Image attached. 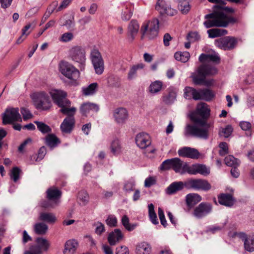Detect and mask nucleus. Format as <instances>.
Here are the masks:
<instances>
[{"instance_id": "54", "label": "nucleus", "mask_w": 254, "mask_h": 254, "mask_svg": "<svg viewBox=\"0 0 254 254\" xmlns=\"http://www.w3.org/2000/svg\"><path fill=\"white\" fill-rule=\"evenodd\" d=\"M20 170L17 167H13L11 171L10 177L13 181L16 182L19 179Z\"/></svg>"}, {"instance_id": "20", "label": "nucleus", "mask_w": 254, "mask_h": 254, "mask_svg": "<svg viewBox=\"0 0 254 254\" xmlns=\"http://www.w3.org/2000/svg\"><path fill=\"white\" fill-rule=\"evenodd\" d=\"M186 172L191 175L200 174L203 176H207L210 173V170L205 165L196 164L190 166L187 165Z\"/></svg>"}, {"instance_id": "62", "label": "nucleus", "mask_w": 254, "mask_h": 254, "mask_svg": "<svg viewBox=\"0 0 254 254\" xmlns=\"http://www.w3.org/2000/svg\"><path fill=\"white\" fill-rule=\"evenodd\" d=\"M96 225L95 232L97 234L101 235L102 233L105 232L104 225L101 222H97Z\"/></svg>"}, {"instance_id": "47", "label": "nucleus", "mask_w": 254, "mask_h": 254, "mask_svg": "<svg viewBox=\"0 0 254 254\" xmlns=\"http://www.w3.org/2000/svg\"><path fill=\"white\" fill-rule=\"evenodd\" d=\"M132 14V10L131 6L129 7L127 6L126 9H123L122 12L121 18L123 20H128L131 17Z\"/></svg>"}, {"instance_id": "11", "label": "nucleus", "mask_w": 254, "mask_h": 254, "mask_svg": "<svg viewBox=\"0 0 254 254\" xmlns=\"http://www.w3.org/2000/svg\"><path fill=\"white\" fill-rule=\"evenodd\" d=\"M90 58L93 65L95 72L101 74L104 69V61L100 52L96 49L92 50Z\"/></svg>"}, {"instance_id": "17", "label": "nucleus", "mask_w": 254, "mask_h": 254, "mask_svg": "<svg viewBox=\"0 0 254 254\" xmlns=\"http://www.w3.org/2000/svg\"><path fill=\"white\" fill-rule=\"evenodd\" d=\"M212 211V205L207 202H202L196 206L193 212V215L197 218H201L210 213Z\"/></svg>"}, {"instance_id": "59", "label": "nucleus", "mask_w": 254, "mask_h": 254, "mask_svg": "<svg viewBox=\"0 0 254 254\" xmlns=\"http://www.w3.org/2000/svg\"><path fill=\"white\" fill-rule=\"evenodd\" d=\"M158 214L160 220L161 224L164 226L166 227L167 221L165 218L164 212L161 208H159L158 210Z\"/></svg>"}, {"instance_id": "30", "label": "nucleus", "mask_w": 254, "mask_h": 254, "mask_svg": "<svg viewBox=\"0 0 254 254\" xmlns=\"http://www.w3.org/2000/svg\"><path fill=\"white\" fill-rule=\"evenodd\" d=\"M184 97L187 99H193L194 100H199L198 90L191 87H186L184 89Z\"/></svg>"}, {"instance_id": "41", "label": "nucleus", "mask_w": 254, "mask_h": 254, "mask_svg": "<svg viewBox=\"0 0 254 254\" xmlns=\"http://www.w3.org/2000/svg\"><path fill=\"white\" fill-rule=\"evenodd\" d=\"M78 199L80 205L85 206L89 202V196L86 191L81 190L78 193Z\"/></svg>"}, {"instance_id": "3", "label": "nucleus", "mask_w": 254, "mask_h": 254, "mask_svg": "<svg viewBox=\"0 0 254 254\" xmlns=\"http://www.w3.org/2000/svg\"><path fill=\"white\" fill-rule=\"evenodd\" d=\"M217 73V68L208 64H203L199 66L195 72H192L191 77L196 85L210 86L213 84V79L206 80L207 76L213 75Z\"/></svg>"}, {"instance_id": "57", "label": "nucleus", "mask_w": 254, "mask_h": 254, "mask_svg": "<svg viewBox=\"0 0 254 254\" xmlns=\"http://www.w3.org/2000/svg\"><path fill=\"white\" fill-rule=\"evenodd\" d=\"M106 224L110 227H115L117 223V219L114 215H109L106 220Z\"/></svg>"}, {"instance_id": "26", "label": "nucleus", "mask_w": 254, "mask_h": 254, "mask_svg": "<svg viewBox=\"0 0 254 254\" xmlns=\"http://www.w3.org/2000/svg\"><path fill=\"white\" fill-rule=\"evenodd\" d=\"M186 187L185 182H175L172 183L166 189V193L168 194H172L178 191L181 190Z\"/></svg>"}, {"instance_id": "61", "label": "nucleus", "mask_w": 254, "mask_h": 254, "mask_svg": "<svg viewBox=\"0 0 254 254\" xmlns=\"http://www.w3.org/2000/svg\"><path fill=\"white\" fill-rule=\"evenodd\" d=\"M156 179L155 177H150L145 179L144 181V186L146 188H149L151 186L155 184Z\"/></svg>"}, {"instance_id": "33", "label": "nucleus", "mask_w": 254, "mask_h": 254, "mask_svg": "<svg viewBox=\"0 0 254 254\" xmlns=\"http://www.w3.org/2000/svg\"><path fill=\"white\" fill-rule=\"evenodd\" d=\"M219 202L226 206H232L234 203V199L230 194H222L218 197Z\"/></svg>"}, {"instance_id": "19", "label": "nucleus", "mask_w": 254, "mask_h": 254, "mask_svg": "<svg viewBox=\"0 0 254 254\" xmlns=\"http://www.w3.org/2000/svg\"><path fill=\"white\" fill-rule=\"evenodd\" d=\"M115 122L119 125L126 123L128 118V113L126 108L120 107L115 109L113 112Z\"/></svg>"}, {"instance_id": "21", "label": "nucleus", "mask_w": 254, "mask_h": 254, "mask_svg": "<svg viewBox=\"0 0 254 254\" xmlns=\"http://www.w3.org/2000/svg\"><path fill=\"white\" fill-rule=\"evenodd\" d=\"M178 154L180 156L193 159H197L200 156V153L197 149L189 147H184L179 149Z\"/></svg>"}, {"instance_id": "37", "label": "nucleus", "mask_w": 254, "mask_h": 254, "mask_svg": "<svg viewBox=\"0 0 254 254\" xmlns=\"http://www.w3.org/2000/svg\"><path fill=\"white\" fill-rule=\"evenodd\" d=\"M144 64L143 63H139L137 64L132 65L127 73V78L129 80L134 79L137 75V71L139 69H142L144 68Z\"/></svg>"}, {"instance_id": "52", "label": "nucleus", "mask_w": 254, "mask_h": 254, "mask_svg": "<svg viewBox=\"0 0 254 254\" xmlns=\"http://www.w3.org/2000/svg\"><path fill=\"white\" fill-rule=\"evenodd\" d=\"M178 7L183 14L187 13L190 9V6L189 4V1L179 3Z\"/></svg>"}, {"instance_id": "35", "label": "nucleus", "mask_w": 254, "mask_h": 254, "mask_svg": "<svg viewBox=\"0 0 254 254\" xmlns=\"http://www.w3.org/2000/svg\"><path fill=\"white\" fill-rule=\"evenodd\" d=\"M199 60L200 62H213L215 63H219L220 58L217 54H202L199 57Z\"/></svg>"}, {"instance_id": "40", "label": "nucleus", "mask_w": 254, "mask_h": 254, "mask_svg": "<svg viewBox=\"0 0 254 254\" xmlns=\"http://www.w3.org/2000/svg\"><path fill=\"white\" fill-rule=\"evenodd\" d=\"M98 88V84L95 82L91 83L87 87H83L82 89L83 94L85 96H91L95 94Z\"/></svg>"}, {"instance_id": "56", "label": "nucleus", "mask_w": 254, "mask_h": 254, "mask_svg": "<svg viewBox=\"0 0 254 254\" xmlns=\"http://www.w3.org/2000/svg\"><path fill=\"white\" fill-rule=\"evenodd\" d=\"M188 38L190 42H193L198 41L200 39V36L198 32H191L188 34Z\"/></svg>"}, {"instance_id": "25", "label": "nucleus", "mask_w": 254, "mask_h": 254, "mask_svg": "<svg viewBox=\"0 0 254 254\" xmlns=\"http://www.w3.org/2000/svg\"><path fill=\"white\" fill-rule=\"evenodd\" d=\"M187 164L178 158H173L172 169L176 172L182 174L186 172Z\"/></svg>"}, {"instance_id": "36", "label": "nucleus", "mask_w": 254, "mask_h": 254, "mask_svg": "<svg viewBox=\"0 0 254 254\" xmlns=\"http://www.w3.org/2000/svg\"><path fill=\"white\" fill-rule=\"evenodd\" d=\"M201 200V197L197 193H190L186 196V202L189 206H193Z\"/></svg>"}, {"instance_id": "27", "label": "nucleus", "mask_w": 254, "mask_h": 254, "mask_svg": "<svg viewBox=\"0 0 254 254\" xmlns=\"http://www.w3.org/2000/svg\"><path fill=\"white\" fill-rule=\"evenodd\" d=\"M99 106L96 104L86 103L82 105L80 111L83 115H86L91 112H97L99 110Z\"/></svg>"}, {"instance_id": "50", "label": "nucleus", "mask_w": 254, "mask_h": 254, "mask_svg": "<svg viewBox=\"0 0 254 254\" xmlns=\"http://www.w3.org/2000/svg\"><path fill=\"white\" fill-rule=\"evenodd\" d=\"M122 223L125 228L129 231L133 230L136 226L135 225H130L129 224V219L126 215H124L122 217Z\"/></svg>"}, {"instance_id": "28", "label": "nucleus", "mask_w": 254, "mask_h": 254, "mask_svg": "<svg viewBox=\"0 0 254 254\" xmlns=\"http://www.w3.org/2000/svg\"><path fill=\"white\" fill-rule=\"evenodd\" d=\"M78 246V243L74 240H69L66 242L64 250V254H73Z\"/></svg>"}, {"instance_id": "23", "label": "nucleus", "mask_w": 254, "mask_h": 254, "mask_svg": "<svg viewBox=\"0 0 254 254\" xmlns=\"http://www.w3.org/2000/svg\"><path fill=\"white\" fill-rule=\"evenodd\" d=\"M139 25L137 21L132 20L127 26V37L129 42H132L138 32Z\"/></svg>"}, {"instance_id": "18", "label": "nucleus", "mask_w": 254, "mask_h": 254, "mask_svg": "<svg viewBox=\"0 0 254 254\" xmlns=\"http://www.w3.org/2000/svg\"><path fill=\"white\" fill-rule=\"evenodd\" d=\"M236 235L241 239L244 243V248L247 251L252 252L254 251V234L247 235L244 232L236 234Z\"/></svg>"}, {"instance_id": "5", "label": "nucleus", "mask_w": 254, "mask_h": 254, "mask_svg": "<svg viewBox=\"0 0 254 254\" xmlns=\"http://www.w3.org/2000/svg\"><path fill=\"white\" fill-rule=\"evenodd\" d=\"M59 68L60 72L69 80L71 84L75 83L79 78L80 72L78 69L67 62H61L59 64Z\"/></svg>"}, {"instance_id": "48", "label": "nucleus", "mask_w": 254, "mask_h": 254, "mask_svg": "<svg viewBox=\"0 0 254 254\" xmlns=\"http://www.w3.org/2000/svg\"><path fill=\"white\" fill-rule=\"evenodd\" d=\"M31 24H28L24 27L22 30V35L17 41V43H21L24 39H25L26 37L30 33V31H28V30L31 28Z\"/></svg>"}, {"instance_id": "38", "label": "nucleus", "mask_w": 254, "mask_h": 254, "mask_svg": "<svg viewBox=\"0 0 254 254\" xmlns=\"http://www.w3.org/2000/svg\"><path fill=\"white\" fill-rule=\"evenodd\" d=\"M48 230V225L43 222H38L34 225V231L37 235H44Z\"/></svg>"}, {"instance_id": "34", "label": "nucleus", "mask_w": 254, "mask_h": 254, "mask_svg": "<svg viewBox=\"0 0 254 254\" xmlns=\"http://www.w3.org/2000/svg\"><path fill=\"white\" fill-rule=\"evenodd\" d=\"M45 140L46 144L51 148L56 147L61 143L60 139L54 134H48Z\"/></svg>"}, {"instance_id": "8", "label": "nucleus", "mask_w": 254, "mask_h": 254, "mask_svg": "<svg viewBox=\"0 0 254 254\" xmlns=\"http://www.w3.org/2000/svg\"><path fill=\"white\" fill-rule=\"evenodd\" d=\"M32 98L34 100L36 107L38 109L47 110L52 106V103L49 96L44 92L42 91L35 93L32 95Z\"/></svg>"}, {"instance_id": "53", "label": "nucleus", "mask_w": 254, "mask_h": 254, "mask_svg": "<svg viewBox=\"0 0 254 254\" xmlns=\"http://www.w3.org/2000/svg\"><path fill=\"white\" fill-rule=\"evenodd\" d=\"M172 159H167L162 162L160 166V169L162 171L167 170L172 168Z\"/></svg>"}, {"instance_id": "49", "label": "nucleus", "mask_w": 254, "mask_h": 254, "mask_svg": "<svg viewBox=\"0 0 254 254\" xmlns=\"http://www.w3.org/2000/svg\"><path fill=\"white\" fill-rule=\"evenodd\" d=\"M233 131L232 127L228 125L225 128H221L219 130V135L224 137H228Z\"/></svg>"}, {"instance_id": "16", "label": "nucleus", "mask_w": 254, "mask_h": 254, "mask_svg": "<svg viewBox=\"0 0 254 254\" xmlns=\"http://www.w3.org/2000/svg\"><path fill=\"white\" fill-rule=\"evenodd\" d=\"M75 112L76 111L73 112L71 111L68 112L69 113H63L67 115V117L64 119L60 127L63 132L69 133L73 128L75 124L74 115Z\"/></svg>"}, {"instance_id": "45", "label": "nucleus", "mask_w": 254, "mask_h": 254, "mask_svg": "<svg viewBox=\"0 0 254 254\" xmlns=\"http://www.w3.org/2000/svg\"><path fill=\"white\" fill-rule=\"evenodd\" d=\"M162 87V83L160 81L156 80L152 82L149 86V91L153 94L156 93L160 91Z\"/></svg>"}, {"instance_id": "46", "label": "nucleus", "mask_w": 254, "mask_h": 254, "mask_svg": "<svg viewBox=\"0 0 254 254\" xmlns=\"http://www.w3.org/2000/svg\"><path fill=\"white\" fill-rule=\"evenodd\" d=\"M34 123L37 125L38 129L43 133H46L51 132V128L47 125L45 123L34 121Z\"/></svg>"}, {"instance_id": "9", "label": "nucleus", "mask_w": 254, "mask_h": 254, "mask_svg": "<svg viewBox=\"0 0 254 254\" xmlns=\"http://www.w3.org/2000/svg\"><path fill=\"white\" fill-rule=\"evenodd\" d=\"M61 191L57 188L52 187L47 190V198L49 202H43L41 206L45 208L54 207L59 203Z\"/></svg>"}, {"instance_id": "15", "label": "nucleus", "mask_w": 254, "mask_h": 254, "mask_svg": "<svg viewBox=\"0 0 254 254\" xmlns=\"http://www.w3.org/2000/svg\"><path fill=\"white\" fill-rule=\"evenodd\" d=\"M186 188L194 190H208L211 189V185L208 182L202 179H190L185 182Z\"/></svg>"}, {"instance_id": "55", "label": "nucleus", "mask_w": 254, "mask_h": 254, "mask_svg": "<svg viewBox=\"0 0 254 254\" xmlns=\"http://www.w3.org/2000/svg\"><path fill=\"white\" fill-rule=\"evenodd\" d=\"M135 183L133 181H127L126 182L124 186V190L127 192H130L134 190Z\"/></svg>"}, {"instance_id": "63", "label": "nucleus", "mask_w": 254, "mask_h": 254, "mask_svg": "<svg viewBox=\"0 0 254 254\" xmlns=\"http://www.w3.org/2000/svg\"><path fill=\"white\" fill-rule=\"evenodd\" d=\"M63 25L65 26L68 29L73 28L74 26L73 17H72L69 19L65 20V21L63 23Z\"/></svg>"}, {"instance_id": "22", "label": "nucleus", "mask_w": 254, "mask_h": 254, "mask_svg": "<svg viewBox=\"0 0 254 254\" xmlns=\"http://www.w3.org/2000/svg\"><path fill=\"white\" fill-rule=\"evenodd\" d=\"M135 142L139 148L144 149L150 145V137L147 133H139L136 136Z\"/></svg>"}, {"instance_id": "42", "label": "nucleus", "mask_w": 254, "mask_h": 254, "mask_svg": "<svg viewBox=\"0 0 254 254\" xmlns=\"http://www.w3.org/2000/svg\"><path fill=\"white\" fill-rule=\"evenodd\" d=\"M174 57L178 61L186 63L189 60L190 55L188 52H177L175 54Z\"/></svg>"}, {"instance_id": "12", "label": "nucleus", "mask_w": 254, "mask_h": 254, "mask_svg": "<svg viewBox=\"0 0 254 254\" xmlns=\"http://www.w3.org/2000/svg\"><path fill=\"white\" fill-rule=\"evenodd\" d=\"M22 119L18 108H9L6 109L2 115L3 125L12 124L14 122H21Z\"/></svg>"}, {"instance_id": "58", "label": "nucleus", "mask_w": 254, "mask_h": 254, "mask_svg": "<svg viewBox=\"0 0 254 254\" xmlns=\"http://www.w3.org/2000/svg\"><path fill=\"white\" fill-rule=\"evenodd\" d=\"M21 113L22 115L23 120L25 121L32 118L33 116L29 110L24 108L21 109Z\"/></svg>"}, {"instance_id": "13", "label": "nucleus", "mask_w": 254, "mask_h": 254, "mask_svg": "<svg viewBox=\"0 0 254 254\" xmlns=\"http://www.w3.org/2000/svg\"><path fill=\"white\" fill-rule=\"evenodd\" d=\"M155 8L163 16H173L177 12V10L172 8L170 4L165 0H157Z\"/></svg>"}, {"instance_id": "31", "label": "nucleus", "mask_w": 254, "mask_h": 254, "mask_svg": "<svg viewBox=\"0 0 254 254\" xmlns=\"http://www.w3.org/2000/svg\"><path fill=\"white\" fill-rule=\"evenodd\" d=\"M199 100H203L206 101H211L215 96V93L209 89L198 90Z\"/></svg>"}, {"instance_id": "24", "label": "nucleus", "mask_w": 254, "mask_h": 254, "mask_svg": "<svg viewBox=\"0 0 254 254\" xmlns=\"http://www.w3.org/2000/svg\"><path fill=\"white\" fill-rule=\"evenodd\" d=\"M124 235L119 229H115L109 234L108 241L111 246H115L123 238Z\"/></svg>"}, {"instance_id": "43", "label": "nucleus", "mask_w": 254, "mask_h": 254, "mask_svg": "<svg viewBox=\"0 0 254 254\" xmlns=\"http://www.w3.org/2000/svg\"><path fill=\"white\" fill-rule=\"evenodd\" d=\"M209 37L211 38L217 37L227 34V31L225 29H212L207 31Z\"/></svg>"}, {"instance_id": "10", "label": "nucleus", "mask_w": 254, "mask_h": 254, "mask_svg": "<svg viewBox=\"0 0 254 254\" xmlns=\"http://www.w3.org/2000/svg\"><path fill=\"white\" fill-rule=\"evenodd\" d=\"M68 57L73 61L83 64L86 61L85 50L80 46H74L69 49Z\"/></svg>"}, {"instance_id": "60", "label": "nucleus", "mask_w": 254, "mask_h": 254, "mask_svg": "<svg viewBox=\"0 0 254 254\" xmlns=\"http://www.w3.org/2000/svg\"><path fill=\"white\" fill-rule=\"evenodd\" d=\"M219 147L221 149L219 151V154L220 155L223 156L228 153V147L226 142H221L219 144Z\"/></svg>"}, {"instance_id": "2", "label": "nucleus", "mask_w": 254, "mask_h": 254, "mask_svg": "<svg viewBox=\"0 0 254 254\" xmlns=\"http://www.w3.org/2000/svg\"><path fill=\"white\" fill-rule=\"evenodd\" d=\"M212 3H216L214 6L213 12L206 14L205 19H207L203 24L206 28H209L213 27H225L229 23L236 22V20L229 16L225 13V11L231 12H234V9L231 8L225 7L226 2L223 0H208Z\"/></svg>"}, {"instance_id": "51", "label": "nucleus", "mask_w": 254, "mask_h": 254, "mask_svg": "<svg viewBox=\"0 0 254 254\" xmlns=\"http://www.w3.org/2000/svg\"><path fill=\"white\" fill-rule=\"evenodd\" d=\"M73 38V34L71 32H68L62 34L60 37L59 40L61 42L66 43L72 40Z\"/></svg>"}, {"instance_id": "4", "label": "nucleus", "mask_w": 254, "mask_h": 254, "mask_svg": "<svg viewBox=\"0 0 254 254\" xmlns=\"http://www.w3.org/2000/svg\"><path fill=\"white\" fill-rule=\"evenodd\" d=\"M54 102L59 107L61 108L60 111L62 113H68V112H74L76 111L74 107L69 108L70 106V102L66 98L67 94L62 90L51 89L49 92Z\"/></svg>"}, {"instance_id": "64", "label": "nucleus", "mask_w": 254, "mask_h": 254, "mask_svg": "<svg viewBox=\"0 0 254 254\" xmlns=\"http://www.w3.org/2000/svg\"><path fill=\"white\" fill-rule=\"evenodd\" d=\"M116 254H129L128 248L124 246L117 248Z\"/></svg>"}, {"instance_id": "7", "label": "nucleus", "mask_w": 254, "mask_h": 254, "mask_svg": "<svg viewBox=\"0 0 254 254\" xmlns=\"http://www.w3.org/2000/svg\"><path fill=\"white\" fill-rule=\"evenodd\" d=\"M35 242L37 245H31L24 254H42L43 251H48L51 246L50 242L43 237L36 238Z\"/></svg>"}, {"instance_id": "14", "label": "nucleus", "mask_w": 254, "mask_h": 254, "mask_svg": "<svg viewBox=\"0 0 254 254\" xmlns=\"http://www.w3.org/2000/svg\"><path fill=\"white\" fill-rule=\"evenodd\" d=\"M238 43V40L233 37L227 36L215 41L216 46L224 50H231L234 49Z\"/></svg>"}, {"instance_id": "44", "label": "nucleus", "mask_w": 254, "mask_h": 254, "mask_svg": "<svg viewBox=\"0 0 254 254\" xmlns=\"http://www.w3.org/2000/svg\"><path fill=\"white\" fill-rule=\"evenodd\" d=\"M225 164L230 167H238L240 161L232 155H228L225 158Z\"/></svg>"}, {"instance_id": "39", "label": "nucleus", "mask_w": 254, "mask_h": 254, "mask_svg": "<svg viewBox=\"0 0 254 254\" xmlns=\"http://www.w3.org/2000/svg\"><path fill=\"white\" fill-rule=\"evenodd\" d=\"M39 220L49 223H54L56 221L57 218L55 215L52 213L41 212L39 214Z\"/></svg>"}, {"instance_id": "1", "label": "nucleus", "mask_w": 254, "mask_h": 254, "mask_svg": "<svg viewBox=\"0 0 254 254\" xmlns=\"http://www.w3.org/2000/svg\"><path fill=\"white\" fill-rule=\"evenodd\" d=\"M210 109L205 103L197 105L196 110L190 115V118L196 124L204 127L200 128L196 126L188 125L186 127V134H190L201 138L207 139L208 128L210 126L207 124V120L210 116Z\"/></svg>"}, {"instance_id": "32", "label": "nucleus", "mask_w": 254, "mask_h": 254, "mask_svg": "<svg viewBox=\"0 0 254 254\" xmlns=\"http://www.w3.org/2000/svg\"><path fill=\"white\" fill-rule=\"evenodd\" d=\"M135 253L136 254H151V247L144 242L139 243L136 246Z\"/></svg>"}, {"instance_id": "6", "label": "nucleus", "mask_w": 254, "mask_h": 254, "mask_svg": "<svg viewBox=\"0 0 254 254\" xmlns=\"http://www.w3.org/2000/svg\"><path fill=\"white\" fill-rule=\"evenodd\" d=\"M159 21L157 19H153L143 24L141 27V39L147 38L152 39L157 37L158 32Z\"/></svg>"}, {"instance_id": "29", "label": "nucleus", "mask_w": 254, "mask_h": 254, "mask_svg": "<svg viewBox=\"0 0 254 254\" xmlns=\"http://www.w3.org/2000/svg\"><path fill=\"white\" fill-rule=\"evenodd\" d=\"M111 153L115 156L120 154L123 151V147L121 141L117 138L114 139L110 144Z\"/></svg>"}]
</instances>
